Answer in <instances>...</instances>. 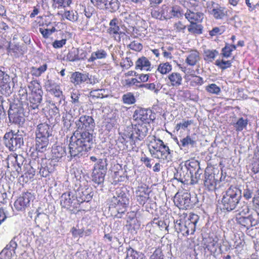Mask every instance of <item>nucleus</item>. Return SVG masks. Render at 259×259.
Instances as JSON below:
<instances>
[{
	"label": "nucleus",
	"mask_w": 259,
	"mask_h": 259,
	"mask_svg": "<svg viewBox=\"0 0 259 259\" xmlns=\"http://www.w3.org/2000/svg\"><path fill=\"white\" fill-rule=\"evenodd\" d=\"M94 144L93 134L84 131H75L70 138L69 145V152L71 157H79L92 148Z\"/></svg>",
	"instance_id": "nucleus-1"
},
{
	"label": "nucleus",
	"mask_w": 259,
	"mask_h": 259,
	"mask_svg": "<svg viewBox=\"0 0 259 259\" xmlns=\"http://www.w3.org/2000/svg\"><path fill=\"white\" fill-rule=\"evenodd\" d=\"M150 127V124L147 123L138 122L134 126L132 132L124 135L122 137V143H124L126 148L133 149L137 147L139 142L143 140L147 135L148 130Z\"/></svg>",
	"instance_id": "nucleus-2"
},
{
	"label": "nucleus",
	"mask_w": 259,
	"mask_h": 259,
	"mask_svg": "<svg viewBox=\"0 0 259 259\" xmlns=\"http://www.w3.org/2000/svg\"><path fill=\"white\" fill-rule=\"evenodd\" d=\"M109 211L112 216L121 218L129 204L127 194L121 190H117L116 195L108 200Z\"/></svg>",
	"instance_id": "nucleus-3"
},
{
	"label": "nucleus",
	"mask_w": 259,
	"mask_h": 259,
	"mask_svg": "<svg viewBox=\"0 0 259 259\" xmlns=\"http://www.w3.org/2000/svg\"><path fill=\"white\" fill-rule=\"evenodd\" d=\"M150 153L155 158L160 161L169 162L171 161L172 153L169 147L160 139L153 136L148 145Z\"/></svg>",
	"instance_id": "nucleus-4"
},
{
	"label": "nucleus",
	"mask_w": 259,
	"mask_h": 259,
	"mask_svg": "<svg viewBox=\"0 0 259 259\" xmlns=\"http://www.w3.org/2000/svg\"><path fill=\"white\" fill-rule=\"evenodd\" d=\"M242 197L241 191L237 187L231 186L223 193L222 198V209L228 211L235 209Z\"/></svg>",
	"instance_id": "nucleus-5"
},
{
	"label": "nucleus",
	"mask_w": 259,
	"mask_h": 259,
	"mask_svg": "<svg viewBox=\"0 0 259 259\" xmlns=\"http://www.w3.org/2000/svg\"><path fill=\"white\" fill-rule=\"evenodd\" d=\"M52 127L46 123H40L36 130V149L38 152L46 151L49 147V138L52 136Z\"/></svg>",
	"instance_id": "nucleus-6"
},
{
	"label": "nucleus",
	"mask_w": 259,
	"mask_h": 259,
	"mask_svg": "<svg viewBox=\"0 0 259 259\" xmlns=\"http://www.w3.org/2000/svg\"><path fill=\"white\" fill-rule=\"evenodd\" d=\"M4 143L10 151H15L20 148L24 144L22 135L13 131L6 133L4 137Z\"/></svg>",
	"instance_id": "nucleus-7"
},
{
	"label": "nucleus",
	"mask_w": 259,
	"mask_h": 259,
	"mask_svg": "<svg viewBox=\"0 0 259 259\" xmlns=\"http://www.w3.org/2000/svg\"><path fill=\"white\" fill-rule=\"evenodd\" d=\"M28 87L31 90L29 97V103H27L28 107L31 109H37L42 101L43 95L41 85L37 80H33L31 82Z\"/></svg>",
	"instance_id": "nucleus-8"
},
{
	"label": "nucleus",
	"mask_w": 259,
	"mask_h": 259,
	"mask_svg": "<svg viewBox=\"0 0 259 259\" xmlns=\"http://www.w3.org/2000/svg\"><path fill=\"white\" fill-rule=\"evenodd\" d=\"M9 118L10 122L19 125L23 124L25 121L24 108L22 104L14 102L10 104L8 111Z\"/></svg>",
	"instance_id": "nucleus-9"
},
{
	"label": "nucleus",
	"mask_w": 259,
	"mask_h": 259,
	"mask_svg": "<svg viewBox=\"0 0 259 259\" xmlns=\"http://www.w3.org/2000/svg\"><path fill=\"white\" fill-rule=\"evenodd\" d=\"M76 131L82 132L87 131L90 132L93 131L95 123L92 117L88 115H82L80 117L79 119L75 121Z\"/></svg>",
	"instance_id": "nucleus-10"
},
{
	"label": "nucleus",
	"mask_w": 259,
	"mask_h": 259,
	"mask_svg": "<svg viewBox=\"0 0 259 259\" xmlns=\"http://www.w3.org/2000/svg\"><path fill=\"white\" fill-rule=\"evenodd\" d=\"M161 9V15L165 20L172 18H181L183 17L184 13L182 10L178 6L169 7L164 5L162 6Z\"/></svg>",
	"instance_id": "nucleus-11"
},
{
	"label": "nucleus",
	"mask_w": 259,
	"mask_h": 259,
	"mask_svg": "<svg viewBox=\"0 0 259 259\" xmlns=\"http://www.w3.org/2000/svg\"><path fill=\"white\" fill-rule=\"evenodd\" d=\"M60 204L62 207L70 211L79 206V202L76 201V198L70 191L62 194L60 198Z\"/></svg>",
	"instance_id": "nucleus-12"
},
{
	"label": "nucleus",
	"mask_w": 259,
	"mask_h": 259,
	"mask_svg": "<svg viewBox=\"0 0 259 259\" xmlns=\"http://www.w3.org/2000/svg\"><path fill=\"white\" fill-rule=\"evenodd\" d=\"M206 7L208 12L216 19H223L226 16L227 12L225 8L213 1L206 2Z\"/></svg>",
	"instance_id": "nucleus-13"
},
{
	"label": "nucleus",
	"mask_w": 259,
	"mask_h": 259,
	"mask_svg": "<svg viewBox=\"0 0 259 259\" xmlns=\"http://www.w3.org/2000/svg\"><path fill=\"white\" fill-rule=\"evenodd\" d=\"M11 83L9 75L0 69V92L6 96H9L13 92ZM12 84H13V82Z\"/></svg>",
	"instance_id": "nucleus-14"
},
{
	"label": "nucleus",
	"mask_w": 259,
	"mask_h": 259,
	"mask_svg": "<svg viewBox=\"0 0 259 259\" xmlns=\"http://www.w3.org/2000/svg\"><path fill=\"white\" fill-rule=\"evenodd\" d=\"M34 198L31 193L25 192L22 194L14 202V207L18 211H23L29 206L30 202Z\"/></svg>",
	"instance_id": "nucleus-15"
},
{
	"label": "nucleus",
	"mask_w": 259,
	"mask_h": 259,
	"mask_svg": "<svg viewBox=\"0 0 259 259\" xmlns=\"http://www.w3.org/2000/svg\"><path fill=\"white\" fill-rule=\"evenodd\" d=\"M219 176H216L214 172L209 173L206 171L204 173L203 183L206 189L213 191L216 189Z\"/></svg>",
	"instance_id": "nucleus-16"
},
{
	"label": "nucleus",
	"mask_w": 259,
	"mask_h": 259,
	"mask_svg": "<svg viewBox=\"0 0 259 259\" xmlns=\"http://www.w3.org/2000/svg\"><path fill=\"white\" fill-rule=\"evenodd\" d=\"M109 25V27L107 30V33L114 37L116 41H120L121 35L124 33L120 31L118 19L116 18H113L110 21Z\"/></svg>",
	"instance_id": "nucleus-17"
},
{
	"label": "nucleus",
	"mask_w": 259,
	"mask_h": 259,
	"mask_svg": "<svg viewBox=\"0 0 259 259\" xmlns=\"http://www.w3.org/2000/svg\"><path fill=\"white\" fill-rule=\"evenodd\" d=\"M151 115V110L139 108L135 111L133 118L135 120L138 121V122L150 124L152 120Z\"/></svg>",
	"instance_id": "nucleus-18"
},
{
	"label": "nucleus",
	"mask_w": 259,
	"mask_h": 259,
	"mask_svg": "<svg viewBox=\"0 0 259 259\" xmlns=\"http://www.w3.org/2000/svg\"><path fill=\"white\" fill-rule=\"evenodd\" d=\"M184 15L190 23L202 22L204 19L203 13L191 9H187Z\"/></svg>",
	"instance_id": "nucleus-19"
},
{
	"label": "nucleus",
	"mask_w": 259,
	"mask_h": 259,
	"mask_svg": "<svg viewBox=\"0 0 259 259\" xmlns=\"http://www.w3.org/2000/svg\"><path fill=\"white\" fill-rule=\"evenodd\" d=\"M192 177V175H190L187 167L185 166L182 167L177 171V172L175 174V178L182 183H188L190 181L191 183L194 184L196 181L195 179H193Z\"/></svg>",
	"instance_id": "nucleus-20"
},
{
	"label": "nucleus",
	"mask_w": 259,
	"mask_h": 259,
	"mask_svg": "<svg viewBox=\"0 0 259 259\" xmlns=\"http://www.w3.org/2000/svg\"><path fill=\"white\" fill-rule=\"evenodd\" d=\"M66 152L65 147L54 145L52 148L51 161L53 162L61 161L66 156Z\"/></svg>",
	"instance_id": "nucleus-21"
},
{
	"label": "nucleus",
	"mask_w": 259,
	"mask_h": 259,
	"mask_svg": "<svg viewBox=\"0 0 259 259\" xmlns=\"http://www.w3.org/2000/svg\"><path fill=\"white\" fill-rule=\"evenodd\" d=\"M53 161L50 159L47 158H42L41 159L40 163V166L38 167L39 169V172L41 176L43 177H47L49 174L54 171V167L52 164Z\"/></svg>",
	"instance_id": "nucleus-22"
},
{
	"label": "nucleus",
	"mask_w": 259,
	"mask_h": 259,
	"mask_svg": "<svg viewBox=\"0 0 259 259\" xmlns=\"http://www.w3.org/2000/svg\"><path fill=\"white\" fill-rule=\"evenodd\" d=\"M91 190L86 188H79L76 192V201L79 205L83 202H89L92 198Z\"/></svg>",
	"instance_id": "nucleus-23"
},
{
	"label": "nucleus",
	"mask_w": 259,
	"mask_h": 259,
	"mask_svg": "<svg viewBox=\"0 0 259 259\" xmlns=\"http://www.w3.org/2000/svg\"><path fill=\"white\" fill-rule=\"evenodd\" d=\"M199 220V217L196 214H190L186 219V225L188 230V235L193 234L195 231L196 225Z\"/></svg>",
	"instance_id": "nucleus-24"
},
{
	"label": "nucleus",
	"mask_w": 259,
	"mask_h": 259,
	"mask_svg": "<svg viewBox=\"0 0 259 259\" xmlns=\"http://www.w3.org/2000/svg\"><path fill=\"white\" fill-rule=\"evenodd\" d=\"M190 194L188 192H185L182 195L177 193L175 196L174 201L175 203H177V205L185 207L187 209L190 201Z\"/></svg>",
	"instance_id": "nucleus-25"
},
{
	"label": "nucleus",
	"mask_w": 259,
	"mask_h": 259,
	"mask_svg": "<svg viewBox=\"0 0 259 259\" xmlns=\"http://www.w3.org/2000/svg\"><path fill=\"white\" fill-rule=\"evenodd\" d=\"M79 51L78 49L72 48L70 50L66 56V60L69 61L74 62L81 59H83L86 57L87 52L82 51L79 55Z\"/></svg>",
	"instance_id": "nucleus-26"
},
{
	"label": "nucleus",
	"mask_w": 259,
	"mask_h": 259,
	"mask_svg": "<svg viewBox=\"0 0 259 259\" xmlns=\"http://www.w3.org/2000/svg\"><path fill=\"white\" fill-rule=\"evenodd\" d=\"M71 82L74 84H79L87 80L90 81L89 73H82L79 72H75L71 75ZM92 83L91 81H90Z\"/></svg>",
	"instance_id": "nucleus-27"
},
{
	"label": "nucleus",
	"mask_w": 259,
	"mask_h": 259,
	"mask_svg": "<svg viewBox=\"0 0 259 259\" xmlns=\"http://www.w3.org/2000/svg\"><path fill=\"white\" fill-rule=\"evenodd\" d=\"M151 63L145 57L139 58L135 63V69L136 70L150 71Z\"/></svg>",
	"instance_id": "nucleus-28"
},
{
	"label": "nucleus",
	"mask_w": 259,
	"mask_h": 259,
	"mask_svg": "<svg viewBox=\"0 0 259 259\" xmlns=\"http://www.w3.org/2000/svg\"><path fill=\"white\" fill-rule=\"evenodd\" d=\"M175 229L178 233H181L183 236H188L186 220L185 221L182 219L177 220L175 225Z\"/></svg>",
	"instance_id": "nucleus-29"
},
{
	"label": "nucleus",
	"mask_w": 259,
	"mask_h": 259,
	"mask_svg": "<svg viewBox=\"0 0 259 259\" xmlns=\"http://www.w3.org/2000/svg\"><path fill=\"white\" fill-rule=\"evenodd\" d=\"M199 60V53L196 50H192L187 57L186 62L190 66H194L198 62Z\"/></svg>",
	"instance_id": "nucleus-30"
},
{
	"label": "nucleus",
	"mask_w": 259,
	"mask_h": 259,
	"mask_svg": "<svg viewBox=\"0 0 259 259\" xmlns=\"http://www.w3.org/2000/svg\"><path fill=\"white\" fill-rule=\"evenodd\" d=\"M201 23V22L190 23V24L187 26L189 32L195 35L202 34L203 27Z\"/></svg>",
	"instance_id": "nucleus-31"
},
{
	"label": "nucleus",
	"mask_w": 259,
	"mask_h": 259,
	"mask_svg": "<svg viewBox=\"0 0 259 259\" xmlns=\"http://www.w3.org/2000/svg\"><path fill=\"white\" fill-rule=\"evenodd\" d=\"M168 78L172 87H178L182 84L183 79L179 73L172 72L168 76Z\"/></svg>",
	"instance_id": "nucleus-32"
},
{
	"label": "nucleus",
	"mask_w": 259,
	"mask_h": 259,
	"mask_svg": "<svg viewBox=\"0 0 259 259\" xmlns=\"http://www.w3.org/2000/svg\"><path fill=\"white\" fill-rule=\"evenodd\" d=\"M125 259H146V257L142 253L138 252L129 247L126 248Z\"/></svg>",
	"instance_id": "nucleus-33"
},
{
	"label": "nucleus",
	"mask_w": 259,
	"mask_h": 259,
	"mask_svg": "<svg viewBox=\"0 0 259 259\" xmlns=\"http://www.w3.org/2000/svg\"><path fill=\"white\" fill-rule=\"evenodd\" d=\"M106 159H99L98 161L94 164L93 171L106 173L107 162Z\"/></svg>",
	"instance_id": "nucleus-34"
},
{
	"label": "nucleus",
	"mask_w": 259,
	"mask_h": 259,
	"mask_svg": "<svg viewBox=\"0 0 259 259\" xmlns=\"http://www.w3.org/2000/svg\"><path fill=\"white\" fill-rule=\"evenodd\" d=\"M107 53L104 50H98L96 52H93L91 56L88 59L89 62H93L97 59H102L106 58Z\"/></svg>",
	"instance_id": "nucleus-35"
},
{
	"label": "nucleus",
	"mask_w": 259,
	"mask_h": 259,
	"mask_svg": "<svg viewBox=\"0 0 259 259\" xmlns=\"http://www.w3.org/2000/svg\"><path fill=\"white\" fill-rule=\"evenodd\" d=\"M48 215L44 213L37 212L35 218V222L38 226L46 227L48 225Z\"/></svg>",
	"instance_id": "nucleus-36"
},
{
	"label": "nucleus",
	"mask_w": 259,
	"mask_h": 259,
	"mask_svg": "<svg viewBox=\"0 0 259 259\" xmlns=\"http://www.w3.org/2000/svg\"><path fill=\"white\" fill-rule=\"evenodd\" d=\"M185 167H187V169L189 171L190 175H192V178L194 179V172L197 170H200L199 163L198 161L193 160L189 162L188 164L186 163Z\"/></svg>",
	"instance_id": "nucleus-37"
},
{
	"label": "nucleus",
	"mask_w": 259,
	"mask_h": 259,
	"mask_svg": "<svg viewBox=\"0 0 259 259\" xmlns=\"http://www.w3.org/2000/svg\"><path fill=\"white\" fill-rule=\"evenodd\" d=\"M218 54L219 52L216 50H205L203 53L204 60L208 62H212Z\"/></svg>",
	"instance_id": "nucleus-38"
},
{
	"label": "nucleus",
	"mask_w": 259,
	"mask_h": 259,
	"mask_svg": "<svg viewBox=\"0 0 259 259\" xmlns=\"http://www.w3.org/2000/svg\"><path fill=\"white\" fill-rule=\"evenodd\" d=\"M105 175L106 173L93 171L92 180L97 185H101L104 183Z\"/></svg>",
	"instance_id": "nucleus-39"
},
{
	"label": "nucleus",
	"mask_w": 259,
	"mask_h": 259,
	"mask_svg": "<svg viewBox=\"0 0 259 259\" xmlns=\"http://www.w3.org/2000/svg\"><path fill=\"white\" fill-rule=\"evenodd\" d=\"M13 158V162H15L17 163V165L16 166L15 171L18 175H19L21 173L22 168L21 166L23 164V158L21 156H12Z\"/></svg>",
	"instance_id": "nucleus-40"
},
{
	"label": "nucleus",
	"mask_w": 259,
	"mask_h": 259,
	"mask_svg": "<svg viewBox=\"0 0 259 259\" xmlns=\"http://www.w3.org/2000/svg\"><path fill=\"white\" fill-rule=\"evenodd\" d=\"M122 100L124 104L127 105L133 104L136 102V99L133 93L128 92L124 94L122 97Z\"/></svg>",
	"instance_id": "nucleus-41"
},
{
	"label": "nucleus",
	"mask_w": 259,
	"mask_h": 259,
	"mask_svg": "<svg viewBox=\"0 0 259 259\" xmlns=\"http://www.w3.org/2000/svg\"><path fill=\"white\" fill-rule=\"evenodd\" d=\"M47 67L48 66L46 64L40 66L38 68L33 67L31 70V74L33 76L38 77L47 70Z\"/></svg>",
	"instance_id": "nucleus-42"
},
{
	"label": "nucleus",
	"mask_w": 259,
	"mask_h": 259,
	"mask_svg": "<svg viewBox=\"0 0 259 259\" xmlns=\"http://www.w3.org/2000/svg\"><path fill=\"white\" fill-rule=\"evenodd\" d=\"M236 46L234 45H226L222 50V55L223 57L228 58L231 56L232 52L236 50Z\"/></svg>",
	"instance_id": "nucleus-43"
},
{
	"label": "nucleus",
	"mask_w": 259,
	"mask_h": 259,
	"mask_svg": "<svg viewBox=\"0 0 259 259\" xmlns=\"http://www.w3.org/2000/svg\"><path fill=\"white\" fill-rule=\"evenodd\" d=\"M249 219V216H236V221L237 223L247 229L250 227L249 221H250V220Z\"/></svg>",
	"instance_id": "nucleus-44"
},
{
	"label": "nucleus",
	"mask_w": 259,
	"mask_h": 259,
	"mask_svg": "<svg viewBox=\"0 0 259 259\" xmlns=\"http://www.w3.org/2000/svg\"><path fill=\"white\" fill-rule=\"evenodd\" d=\"M120 3L118 0H109L106 8L110 10L111 12L116 11L119 8Z\"/></svg>",
	"instance_id": "nucleus-45"
},
{
	"label": "nucleus",
	"mask_w": 259,
	"mask_h": 259,
	"mask_svg": "<svg viewBox=\"0 0 259 259\" xmlns=\"http://www.w3.org/2000/svg\"><path fill=\"white\" fill-rule=\"evenodd\" d=\"M205 248L210 251H215L217 249V241L211 238L204 240Z\"/></svg>",
	"instance_id": "nucleus-46"
},
{
	"label": "nucleus",
	"mask_w": 259,
	"mask_h": 259,
	"mask_svg": "<svg viewBox=\"0 0 259 259\" xmlns=\"http://www.w3.org/2000/svg\"><path fill=\"white\" fill-rule=\"evenodd\" d=\"M180 143L181 144H179L180 147H185L189 145L193 146L196 144V141L191 138L190 136H187L186 137L180 140Z\"/></svg>",
	"instance_id": "nucleus-47"
},
{
	"label": "nucleus",
	"mask_w": 259,
	"mask_h": 259,
	"mask_svg": "<svg viewBox=\"0 0 259 259\" xmlns=\"http://www.w3.org/2000/svg\"><path fill=\"white\" fill-rule=\"evenodd\" d=\"M205 90L212 94L219 95L221 92L220 88L215 83H211L205 87Z\"/></svg>",
	"instance_id": "nucleus-48"
},
{
	"label": "nucleus",
	"mask_w": 259,
	"mask_h": 259,
	"mask_svg": "<svg viewBox=\"0 0 259 259\" xmlns=\"http://www.w3.org/2000/svg\"><path fill=\"white\" fill-rule=\"evenodd\" d=\"M232 61L231 60L225 61L224 60H217L215 64L222 70H225L231 66Z\"/></svg>",
	"instance_id": "nucleus-49"
},
{
	"label": "nucleus",
	"mask_w": 259,
	"mask_h": 259,
	"mask_svg": "<svg viewBox=\"0 0 259 259\" xmlns=\"http://www.w3.org/2000/svg\"><path fill=\"white\" fill-rule=\"evenodd\" d=\"M146 86L147 89L153 91L156 94L159 93L162 88V85L159 82L147 83Z\"/></svg>",
	"instance_id": "nucleus-50"
},
{
	"label": "nucleus",
	"mask_w": 259,
	"mask_h": 259,
	"mask_svg": "<svg viewBox=\"0 0 259 259\" xmlns=\"http://www.w3.org/2000/svg\"><path fill=\"white\" fill-rule=\"evenodd\" d=\"M171 70V66L168 63L160 64L157 68V70L161 74H166Z\"/></svg>",
	"instance_id": "nucleus-51"
},
{
	"label": "nucleus",
	"mask_w": 259,
	"mask_h": 259,
	"mask_svg": "<svg viewBox=\"0 0 259 259\" xmlns=\"http://www.w3.org/2000/svg\"><path fill=\"white\" fill-rule=\"evenodd\" d=\"M64 16L67 19L72 22L76 21L78 18L77 13L73 11H65Z\"/></svg>",
	"instance_id": "nucleus-52"
},
{
	"label": "nucleus",
	"mask_w": 259,
	"mask_h": 259,
	"mask_svg": "<svg viewBox=\"0 0 259 259\" xmlns=\"http://www.w3.org/2000/svg\"><path fill=\"white\" fill-rule=\"evenodd\" d=\"M248 123L247 119H244L242 117L240 118L235 125V127L237 131H241L245 128Z\"/></svg>",
	"instance_id": "nucleus-53"
},
{
	"label": "nucleus",
	"mask_w": 259,
	"mask_h": 259,
	"mask_svg": "<svg viewBox=\"0 0 259 259\" xmlns=\"http://www.w3.org/2000/svg\"><path fill=\"white\" fill-rule=\"evenodd\" d=\"M163 256L161 249L158 248L155 249L149 259H163Z\"/></svg>",
	"instance_id": "nucleus-54"
},
{
	"label": "nucleus",
	"mask_w": 259,
	"mask_h": 259,
	"mask_svg": "<svg viewBox=\"0 0 259 259\" xmlns=\"http://www.w3.org/2000/svg\"><path fill=\"white\" fill-rule=\"evenodd\" d=\"M128 47L133 50L137 52L141 51L143 49V46L141 43L133 41L128 45Z\"/></svg>",
	"instance_id": "nucleus-55"
},
{
	"label": "nucleus",
	"mask_w": 259,
	"mask_h": 259,
	"mask_svg": "<svg viewBox=\"0 0 259 259\" xmlns=\"http://www.w3.org/2000/svg\"><path fill=\"white\" fill-rule=\"evenodd\" d=\"M19 100L17 101V103H18V101L20 103L22 104V103L25 100H26L27 99V91L26 89L25 88H21L19 91Z\"/></svg>",
	"instance_id": "nucleus-56"
},
{
	"label": "nucleus",
	"mask_w": 259,
	"mask_h": 259,
	"mask_svg": "<svg viewBox=\"0 0 259 259\" xmlns=\"http://www.w3.org/2000/svg\"><path fill=\"white\" fill-rule=\"evenodd\" d=\"M72 0H54L57 4L58 5V8H65L68 7L71 4Z\"/></svg>",
	"instance_id": "nucleus-57"
},
{
	"label": "nucleus",
	"mask_w": 259,
	"mask_h": 259,
	"mask_svg": "<svg viewBox=\"0 0 259 259\" xmlns=\"http://www.w3.org/2000/svg\"><path fill=\"white\" fill-rule=\"evenodd\" d=\"M141 161L145 164L147 167L150 168L152 167V165L153 163V159L150 158L144 155L141 158Z\"/></svg>",
	"instance_id": "nucleus-58"
},
{
	"label": "nucleus",
	"mask_w": 259,
	"mask_h": 259,
	"mask_svg": "<svg viewBox=\"0 0 259 259\" xmlns=\"http://www.w3.org/2000/svg\"><path fill=\"white\" fill-rule=\"evenodd\" d=\"M224 32V29L222 27H214L211 30L209 31V34L211 36H216L222 34Z\"/></svg>",
	"instance_id": "nucleus-59"
},
{
	"label": "nucleus",
	"mask_w": 259,
	"mask_h": 259,
	"mask_svg": "<svg viewBox=\"0 0 259 259\" xmlns=\"http://www.w3.org/2000/svg\"><path fill=\"white\" fill-rule=\"evenodd\" d=\"M137 201L140 204L144 205L149 198L148 192H144V195H137Z\"/></svg>",
	"instance_id": "nucleus-60"
},
{
	"label": "nucleus",
	"mask_w": 259,
	"mask_h": 259,
	"mask_svg": "<svg viewBox=\"0 0 259 259\" xmlns=\"http://www.w3.org/2000/svg\"><path fill=\"white\" fill-rule=\"evenodd\" d=\"M57 86H58V85H57L54 81L51 79H48L45 82L46 88L47 89V90L49 92L52 91V89H54L56 88Z\"/></svg>",
	"instance_id": "nucleus-61"
},
{
	"label": "nucleus",
	"mask_w": 259,
	"mask_h": 259,
	"mask_svg": "<svg viewBox=\"0 0 259 259\" xmlns=\"http://www.w3.org/2000/svg\"><path fill=\"white\" fill-rule=\"evenodd\" d=\"M253 194V189L249 188L246 187V188L244 190L243 196L246 199H249L252 197Z\"/></svg>",
	"instance_id": "nucleus-62"
},
{
	"label": "nucleus",
	"mask_w": 259,
	"mask_h": 259,
	"mask_svg": "<svg viewBox=\"0 0 259 259\" xmlns=\"http://www.w3.org/2000/svg\"><path fill=\"white\" fill-rule=\"evenodd\" d=\"M50 92L54 95L55 98H62V96H64L62 92L60 90L59 85L54 89H52V91Z\"/></svg>",
	"instance_id": "nucleus-63"
},
{
	"label": "nucleus",
	"mask_w": 259,
	"mask_h": 259,
	"mask_svg": "<svg viewBox=\"0 0 259 259\" xmlns=\"http://www.w3.org/2000/svg\"><path fill=\"white\" fill-rule=\"evenodd\" d=\"M13 252L12 251L10 250L9 249H7V247H5L1 252V255L2 256L5 255V259H10L12 256Z\"/></svg>",
	"instance_id": "nucleus-64"
}]
</instances>
